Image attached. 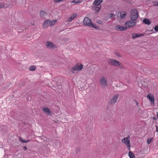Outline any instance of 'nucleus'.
Masks as SVG:
<instances>
[{
  "mask_svg": "<svg viewBox=\"0 0 158 158\" xmlns=\"http://www.w3.org/2000/svg\"><path fill=\"white\" fill-rule=\"evenodd\" d=\"M138 37V34L136 33H133L132 35V38L133 39L135 38Z\"/></svg>",
  "mask_w": 158,
  "mask_h": 158,
  "instance_id": "obj_24",
  "label": "nucleus"
},
{
  "mask_svg": "<svg viewBox=\"0 0 158 158\" xmlns=\"http://www.w3.org/2000/svg\"><path fill=\"white\" fill-rule=\"evenodd\" d=\"M156 115H157V117L158 118V112L157 113Z\"/></svg>",
  "mask_w": 158,
  "mask_h": 158,
  "instance_id": "obj_38",
  "label": "nucleus"
},
{
  "mask_svg": "<svg viewBox=\"0 0 158 158\" xmlns=\"http://www.w3.org/2000/svg\"><path fill=\"white\" fill-rule=\"evenodd\" d=\"M115 54L117 56H118L119 57H121V56L117 52H115Z\"/></svg>",
  "mask_w": 158,
  "mask_h": 158,
  "instance_id": "obj_32",
  "label": "nucleus"
},
{
  "mask_svg": "<svg viewBox=\"0 0 158 158\" xmlns=\"http://www.w3.org/2000/svg\"><path fill=\"white\" fill-rule=\"evenodd\" d=\"M82 2V0H79L76 1V0H73L71 2L72 3H75L76 4H78L79 3H80Z\"/></svg>",
  "mask_w": 158,
  "mask_h": 158,
  "instance_id": "obj_19",
  "label": "nucleus"
},
{
  "mask_svg": "<svg viewBox=\"0 0 158 158\" xmlns=\"http://www.w3.org/2000/svg\"><path fill=\"white\" fill-rule=\"evenodd\" d=\"M153 138H152L147 140V143L148 144H150Z\"/></svg>",
  "mask_w": 158,
  "mask_h": 158,
  "instance_id": "obj_25",
  "label": "nucleus"
},
{
  "mask_svg": "<svg viewBox=\"0 0 158 158\" xmlns=\"http://www.w3.org/2000/svg\"><path fill=\"white\" fill-rule=\"evenodd\" d=\"M156 131L158 132V126L156 125Z\"/></svg>",
  "mask_w": 158,
  "mask_h": 158,
  "instance_id": "obj_33",
  "label": "nucleus"
},
{
  "mask_svg": "<svg viewBox=\"0 0 158 158\" xmlns=\"http://www.w3.org/2000/svg\"><path fill=\"white\" fill-rule=\"evenodd\" d=\"M42 109L47 114L49 115H51V112L50 111V110L48 108L46 107H44L42 108Z\"/></svg>",
  "mask_w": 158,
  "mask_h": 158,
  "instance_id": "obj_14",
  "label": "nucleus"
},
{
  "mask_svg": "<svg viewBox=\"0 0 158 158\" xmlns=\"http://www.w3.org/2000/svg\"><path fill=\"white\" fill-rule=\"evenodd\" d=\"M147 98L150 101L151 105L153 106L154 105V96L151 94H148L147 96Z\"/></svg>",
  "mask_w": 158,
  "mask_h": 158,
  "instance_id": "obj_10",
  "label": "nucleus"
},
{
  "mask_svg": "<svg viewBox=\"0 0 158 158\" xmlns=\"http://www.w3.org/2000/svg\"><path fill=\"white\" fill-rule=\"evenodd\" d=\"M19 139L20 141L23 143H27L30 141V140H25L21 137H19Z\"/></svg>",
  "mask_w": 158,
  "mask_h": 158,
  "instance_id": "obj_18",
  "label": "nucleus"
},
{
  "mask_svg": "<svg viewBox=\"0 0 158 158\" xmlns=\"http://www.w3.org/2000/svg\"><path fill=\"white\" fill-rule=\"evenodd\" d=\"M127 14L126 12H124L122 13H121L120 12H118L117 13V15L118 16L119 15H120V17L121 19H123V18L125 17V16Z\"/></svg>",
  "mask_w": 158,
  "mask_h": 158,
  "instance_id": "obj_16",
  "label": "nucleus"
},
{
  "mask_svg": "<svg viewBox=\"0 0 158 158\" xmlns=\"http://www.w3.org/2000/svg\"><path fill=\"white\" fill-rule=\"evenodd\" d=\"M136 21L131 20L125 23V25L127 27H132L136 24Z\"/></svg>",
  "mask_w": 158,
  "mask_h": 158,
  "instance_id": "obj_8",
  "label": "nucleus"
},
{
  "mask_svg": "<svg viewBox=\"0 0 158 158\" xmlns=\"http://www.w3.org/2000/svg\"><path fill=\"white\" fill-rule=\"evenodd\" d=\"M46 14V13L44 11H41L40 12V17L43 18L44 17L45 15Z\"/></svg>",
  "mask_w": 158,
  "mask_h": 158,
  "instance_id": "obj_20",
  "label": "nucleus"
},
{
  "mask_svg": "<svg viewBox=\"0 0 158 158\" xmlns=\"http://www.w3.org/2000/svg\"><path fill=\"white\" fill-rule=\"evenodd\" d=\"M83 23L85 25L90 27H93L96 29H98L99 28V27L96 25L93 24L90 19L88 17L84 18Z\"/></svg>",
  "mask_w": 158,
  "mask_h": 158,
  "instance_id": "obj_1",
  "label": "nucleus"
},
{
  "mask_svg": "<svg viewBox=\"0 0 158 158\" xmlns=\"http://www.w3.org/2000/svg\"><path fill=\"white\" fill-rule=\"evenodd\" d=\"M153 119H154V120H155L156 119V117H153Z\"/></svg>",
  "mask_w": 158,
  "mask_h": 158,
  "instance_id": "obj_39",
  "label": "nucleus"
},
{
  "mask_svg": "<svg viewBox=\"0 0 158 158\" xmlns=\"http://www.w3.org/2000/svg\"><path fill=\"white\" fill-rule=\"evenodd\" d=\"M36 67L34 65H32L30 66L29 68V69L30 71H33L35 70Z\"/></svg>",
  "mask_w": 158,
  "mask_h": 158,
  "instance_id": "obj_21",
  "label": "nucleus"
},
{
  "mask_svg": "<svg viewBox=\"0 0 158 158\" xmlns=\"http://www.w3.org/2000/svg\"><path fill=\"white\" fill-rule=\"evenodd\" d=\"M95 10L97 11V12H98L100 10L101 7H97L95 8Z\"/></svg>",
  "mask_w": 158,
  "mask_h": 158,
  "instance_id": "obj_27",
  "label": "nucleus"
},
{
  "mask_svg": "<svg viewBox=\"0 0 158 158\" xmlns=\"http://www.w3.org/2000/svg\"><path fill=\"white\" fill-rule=\"evenodd\" d=\"M77 16V15L76 13H73V15H72L70 17L68 18L67 19V20L66 21V22H71L75 18H76V17Z\"/></svg>",
  "mask_w": 158,
  "mask_h": 158,
  "instance_id": "obj_12",
  "label": "nucleus"
},
{
  "mask_svg": "<svg viewBox=\"0 0 158 158\" xmlns=\"http://www.w3.org/2000/svg\"><path fill=\"white\" fill-rule=\"evenodd\" d=\"M46 45L48 48L51 50H54L57 48L56 45L50 41L47 42L46 43Z\"/></svg>",
  "mask_w": 158,
  "mask_h": 158,
  "instance_id": "obj_6",
  "label": "nucleus"
},
{
  "mask_svg": "<svg viewBox=\"0 0 158 158\" xmlns=\"http://www.w3.org/2000/svg\"><path fill=\"white\" fill-rule=\"evenodd\" d=\"M115 30L119 31L126 30L127 29V27H123L117 25L115 27Z\"/></svg>",
  "mask_w": 158,
  "mask_h": 158,
  "instance_id": "obj_11",
  "label": "nucleus"
},
{
  "mask_svg": "<svg viewBox=\"0 0 158 158\" xmlns=\"http://www.w3.org/2000/svg\"><path fill=\"white\" fill-rule=\"evenodd\" d=\"M103 0H95L93 2V5L95 6H98L100 5Z\"/></svg>",
  "mask_w": 158,
  "mask_h": 158,
  "instance_id": "obj_15",
  "label": "nucleus"
},
{
  "mask_svg": "<svg viewBox=\"0 0 158 158\" xmlns=\"http://www.w3.org/2000/svg\"><path fill=\"white\" fill-rule=\"evenodd\" d=\"M78 150V149H77V150Z\"/></svg>",
  "mask_w": 158,
  "mask_h": 158,
  "instance_id": "obj_41",
  "label": "nucleus"
},
{
  "mask_svg": "<svg viewBox=\"0 0 158 158\" xmlns=\"http://www.w3.org/2000/svg\"><path fill=\"white\" fill-rule=\"evenodd\" d=\"M154 5L156 6H158V3L157 2H155L154 4Z\"/></svg>",
  "mask_w": 158,
  "mask_h": 158,
  "instance_id": "obj_34",
  "label": "nucleus"
},
{
  "mask_svg": "<svg viewBox=\"0 0 158 158\" xmlns=\"http://www.w3.org/2000/svg\"><path fill=\"white\" fill-rule=\"evenodd\" d=\"M5 6L4 3H1L0 4V8H2L4 7Z\"/></svg>",
  "mask_w": 158,
  "mask_h": 158,
  "instance_id": "obj_29",
  "label": "nucleus"
},
{
  "mask_svg": "<svg viewBox=\"0 0 158 158\" xmlns=\"http://www.w3.org/2000/svg\"><path fill=\"white\" fill-rule=\"evenodd\" d=\"M138 85L139 86L141 85V84L139 82L138 83Z\"/></svg>",
  "mask_w": 158,
  "mask_h": 158,
  "instance_id": "obj_37",
  "label": "nucleus"
},
{
  "mask_svg": "<svg viewBox=\"0 0 158 158\" xmlns=\"http://www.w3.org/2000/svg\"><path fill=\"white\" fill-rule=\"evenodd\" d=\"M143 22L147 25H149L151 23V21L148 19H145L143 20Z\"/></svg>",
  "mask_w": 158,
  "mask_h": 158,
  "instance_id": "obj_17",
  "label": "nucleus"
},
{
  "mask_svg": "<svg viewBox=\"0 0 158 158\" xmlns=\"http://www.w3.org/2000/svg\"><path fill=\"white\" fill-rule=\"evenodd\" d=\"M138 17V15L137 10L133 9L130 12V18L132 21H136Z\"/></svg>",
  "mask_w": 158,
  "mask_h": 158,
  "instance_id": "obj_4",
  "label": "nucleus"
},
{
  "mask_svg": "<svg viewBox=\"0 0 158 158\" xmlns=\"http://www.w3.org/2000/svg\"><path fill=\"white\" fill-rule=\"evenodd\" d=\"M129 138L130 136L128 135L127 137L122 139V142L124 143L127 147L129 148H130V141L129 139Z\"/></svg>",
  "mask_w": 158,
  "mask_h": 158,
  "instance_id": "obj_7",
  "label": "nucleus"
},
{
  "mask_svg": "<svg viewBox=\"0 0 158 158\" xmlns=\"http://www.w3.org/2000/svg\"><path fill=\"white\" fill-rule=\"evenodd\" d=\"M50 23L51 21L50 20H45L43 23V27L45 28H47L50 24Z\"/></svg>",
  "mask_w": 158,
  "mask_h": 158,
  "instance_id": "obj_13",
  "label": "nucleus"
},
{
  "mask_svg": "<svg viewBox=\"0 0 158 158\" xmlns=\"http://www.w3.org/2000/svg\"><path fill=\"white\" fill-rule=\"evenodd\" d=\"M56 20H54L52 21V22H51L50 24V26L51 27L52 26L54 25L55 23L56 22Z\"/></svg>",
  "mask_w": 158,
  "mask_h": 158,
  "instance_id": "obj_23",
  "label": "nucleus"
},
{
  "mask_svg": "<svg viewBox=\"0 0 158 158\" xmlns=\"http://www.w3.org/2000/svg\"><path fill=\"white\" fill-rule=\"evenodd\" d=\"M129 155L130 158H135V156L133 153L131 152H129Z\"/></svg>",
  "mask_w": 158,
  "mask_h": 158,
  "instance_id": "obj_22",
  "label": "nucleus"
},
{
  "mask_svg": "<svg viewBox=\"0 0 158 158\" xmlns=\"http://www.w3.org/2000/svg\"><path fill=\"white\" fill-rule=\"evenodd\" d=\"M118 96L119 95L118 94H116L114 95L109 101V103L110 105H113L118 100Z\"/></svg>",
  "mask_w": 158,
  "mask_h": 158,
  "instance_id": "obj_9",
  "label": "nucleus"
},
{
  "mask_svg": "<svg viewBox=\"0 0 158 158\" xmlns=\"http://www.w3.org/2000/svg\"><path fill=\"white\" fill-rule=\"evenodd\" d=\"M23 149L25 151L27 150V148L25 146L23 147Z\"/></svg>",
  "mask_w": 158,
  "mask_h": 158,
  "instance_id": "obj_35",
  "label": "nucleus"
},
{
  "mask_svg": "<svg viewBox=\"0 0 158 158\" xmlns=\"http://www.w3.org/2000/svg\"><path fill=\"white\" fill-rule=\"evenodd\" d=\"M154 30L156 31H158V25L156 26L154 28Z\"/></svg>",
  "mask_w": 158,
  "mask_h": 158,
  "instance_id": "obj_28",
  "label": "nucleus"
},
{
  "mask_svg": "<svg viewBox=\"0 0 158 158\" xmlns=\"http://www.w3.org/2000/svg\"><path fill=\"white\" fill-rule=\"evenodd\" d=\"M134 101L135 102V104H136V106H137V107H139V104L138 102H137V101L136 100H134Z\"/></svg>",
  "mask_w": 158,
  "mask_h": 158,
  "instance_id": "obj_30",
  "label": "nucleus"
},
{
  "mask_svg": "<svg viewBox=\"0 0 158 158\" xmlns=\"http://www.w3.org/2000/svg\"><path fill=\"white\" fill-rule=\"evenodd\" d=\"M98 23L99 24H102V21H98Z\"/></svg>",
  "mask_w": 158,
  "mask_h": 158,
  "instance_id": "obj_36",
  "label": "nucleus"
},
{
  "mask_svg": "<svg viewBox=\"0 0 158 158\" xmlns=\"http://www.w3.org/2000/svg\"><path fill=\"white\" fill-rule=\"evenodd\" d=\"M144 35V33H141L138 34V37H139L140 36H143Z\"/></svg>",
  "mask_w": 158,
  "mask_h": 158,
  "instance_id": "obj_31",
  "label": "nucleus"
},
{
  "mask_svg": "<svg viewBox=\"0 0 158 158\" xmlns=\"http://www.w3.org/2000/svg\"><path fill=\"white\" fill-rule=\"evenodd\" d=\"M83 66L81 64H77L73 67L71 69V72L73 73H77V71L81 70L83 68Z\"/></svg>",
  "mask_w": 158,
  "mask_h": 158,
  "instance_id": "obj_5",
  "label": "nucleus"
},
{
  "mask_svg": "<svg viewBox=\"0 0 158 158\" xmlns=\"http://www.w3.org/2000/svg\"><path fill=\"white\" fill-rule=\"evenodd\" d=\"M108 63L112 65L115 66H118L122 68L123 66L121 63L117 60L113 59H109L107 60Z\"/></svg>",
  "mask_w": 158,
  "mask_h": 158,
  "instance_id": "obj_2",
  "label": "nucleus"
},
{
  "mask_svg": "<svg viewBox=\"0 0 158 158\" xmlns=\"http://www.w3.org/2000/svg\"><path fill=\"white\" fill-rule=\"evenodd\" d=\"M99 85L102 89L106 88L108 86L107 79L104 77H101L99 80Z\"/></svg>",
  "mask_w": 158,
  "mask_h": 158,
  "instance_id": "obj_3",
  "label": "nucleus"
},
{
  "mask_svg": "<svg viewBox=\"0 0 158 158\" xmlns=\"http://www.w3.org/2000/svg\"><path fill=\"white\" fill-rule=\"evenodd\" d=\"M109 16L110 18L113 19L114 17V15L113 13H111L109 15Z\"/></svg>",
  "mask_w": 158,
  "mask_h": 158,
  "instance_id": "obj_26",
  "label": "nucleus"
},
{
  "mask_svg": "<svg viewBox=\"0 0 158 158\" xmlns=\"http://www.w3.org/2000/svg\"><path fill=\"white\" fill-rule=\"evenodd\" d=\"M140 110V108L139 109V110Z\"/></svg>",
  "mask_w": 158,
  "mask_h": 158,
  "instance_id": "obj_40",
  "label": "nucleus"
}]
</instances>
